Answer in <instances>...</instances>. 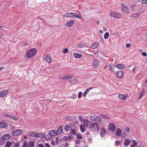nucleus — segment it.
I'll return each mask as SVG.
<instances>
[{"label": "nucleus", "mask_w": 147, "mask_h": 147, "mask_svg": "<svg viewBox=\"0 0 147 147\" xmlns=\"http://www.w3.org/2000/svg\"><path fill=\"white\" fill-rule=\"evenodd\" d=\"M38 147H44V145L41 143L38 144Z\"/></svg>", "instance_id": "nucleus-56"}, {"label": "nucleus", "mask_w": 147, "mask_h": 147, "mask_svg": "<svg viewBox=\"0 0 147 147\" xmlns=\"http://www.w3.org/2000/svg\"><path fill=\"white\" fill-rule=\"evenodd\" d=\"M67 119L69 121H72L74 119V118L72 116H69L67 117Z\"/></svg>", "instance_id": "nucleus-43"}, {"label": "nucleus", "mask_w": 147, "mask_h": 147, "mask_svg": "<svg viewBox=\"0 0 147 147\" xmlns=\"http://www.w3.org/2000/svg\"><path fill=\"white\" fill-rule=\"evenodd\" d=\"M30 136L32 137H36L40 138L44 137L45 135L44 134L37 133L34 131H31L29 133Z\"/></svg>", "instance_id": "nucleus-5"}, {"label": "nucleus", "mask_w": 147, "mask_h": 147, "mask_svg": "<svg viewBox=\"0 0 147 147\" xmlns=\"http://www.w3.org/2000/svg\"><path fill=\"white\" fill-rule=\"evenodd\" d=\"M142 4H147V0H142Z\"/></svg>", "instance_id": "nucleus-50"}, {"label": "nucleus", "mask_w": 147, "mask_h": 147, "mask_svg": "<svg viewBox=\"0 0 147 147\" xmlns=\"http://www.w3.org/2000/svg\"><path fill=\"white\" fill-rule=\"evenodd\" d=\"M14 147H19V144L18 143H15Z\"/></svg>", "instance_id": "nucleus-55"}, {"label": "nucleus", "mask_w": 147, "mask_h": 147, "mask_svg": "<svg viewBox=\"0 0 147 147\" xmlns=\"http://www.w3.org/2000/svg\"><path fill=\"white\" fill-rule=\"evenodd\" d=\"M85 47V45L83 44H80L78 45V47L79 48H83Z\"/></svg>", "instance_id": "nucleus-38"}, {"label": "nucleus", "mask_w": 147, "mask_h": 147, "mask_svg": "<svg viewBox=\"0 0 147 147\" xmlns=\"http://www.w3.org/2000/svg\"><path fill=\"white\" fill-rule=\"evenodd\" d=\"M131 46V44L129 43H127L125 45V46L127 48H128Z\"/></svg>", "instance_id": "nucleus-51"}, {"label": "nucleus", "mask_w": 147, "mask_h": 147, "mask_svg": "<svg viewBox=\"0 0 147 147\" xmlns=\"http://www.w3.org/2000/svg\"><path fill=\"white\" fill-rule=\"evenodd\" d=\"M139 14L138 12L137 13H134L132 15V16L134 18H137L138 17Z\"/></svg>", "instance_id": "nucleus-46"}, {"label": "nucleus", "mask_w": 147, "mask_h": 147, "mask_svg": "<svg viewBox=\"0 0 147 147\" xmlns=\"http://www.w3.org/2000/svg\"><path fill=\"white\" fill-rule=\"evenodd\" d=\"M37 49L35 48H32L29 50L26 54V56L28 58L33 57L36 53Z\"/></svg>", "instance_id": "nucleus-2"}, {"label": "nucleus", "mask_w": 147, "mask_h": 147, "mask_svg": "<svg viewBox=\"0 0 147 147\" xmlns=\"http://www.w3.org/2000/svg\"><path fill=\"white\" fill-rule=\"evenodd\" d=\"M117 76L120 79H121L123 76V72L121 70L117 71Z\"/></svg>", "instance_id": "nucleus-14"}, {"label": "nucleus", "mask_w": 147, "mask_h": 147, "mask_svg": "<svg viewBox=\"0 0 147 147\" xmlns=\"http://www.w3.org/2000/svg\"><path fill=\"white\" fill-rule=\"evenodd\" d=\"M57 135L61 134L63 132L62 127L61 125L59 126L58 128L56 131Z\"/></svg>", "instance_id": "nucleus-16"}, {"label": "nucleus", "mask_w": 147, "mask_h": 147, "mask_svg": "<svg viewBox=\"0 0 147 147\" xmlns=\"http://www.w3.org/2000/svg\"><path fill=\"white\" fill-rule=\"evenodd\" d=\"M123 137L125 138L126 136V135L125 134H122Z\"/></svg>", "instance_id": "nucleus-64"}, {"label": "nucleus", "mask_w": 147, "mask_h": 147, "mask_svg": "<svg viewBox=\"0 0 147 147\" xmlns=\"http://www.w3.org/2000/svg\"><path fill=\"white\" fill-rule=\"evenodd\" d=\"M142 55L144 56H146L147 55V54L145 52H143L142 53Z\"/></svg>", "instance_id": "nucleus-58"}, {"label": "nucleus", "mask_w": 147, "mask_h": 147, "mask_svg": "<svg viewBox=\"0 0 147 147\" xmlns=\"http://www.w3.org/2000/svg\"><path fill=\"white\" fill-rule=\"evenodd\" d=\"M89 121L87 119H84L83 120V125L86 127H88L89 125Z\"/></svg>", "instance_id": "nucleus-21"}, {"label": "nucleus", "mask_w": 147, "mask_h": 147, "mask_svg": "<svg viewBox=\"0 0 147 147\" xmlns=\"http://www.w3.org/2000/svg\"><path fill=\"white\" fill-rule=\"evenodd\" d=\"M125 130L127 132H129L130 131V129L129 128L127 127H126V128L125 129Z\"/></svg>", "instance_id": "nucleus-57"}, {"label": "nucleus", "mask_w": 147, "mask_h": 147, "mask_svg": "<svg viewBox=\"0 0 147 147\" xmlns=\"http://www.w3.org/2000/svg\"><path fill=\"white\" fill-rule=\"evenodd\" d=\"M76 136L77 138L79 139H81L82 138V136L80 134H76Z\"/></svg>", "instance_id": "nucleus-42"}, {"label": "nucleus", "mask_w": 147, "mask_h": 147, "mask_svg": "<svg viewBox=\"0 0 147 147\" xmlns=\"http://www.w3.org/2000/svg\"><path fill=\"white\" fill-rule=\"evenodd\" d=\"M63 141L65 144H63V145L64 146V147H67L68 146V143L65 140H64Z\"/></svg>", "instance_id": "nucleus-44"}, {"label": "nucleus", "mask_w": 147, "mask_h": 147, "mask_svg": "<svg viewBox=\"0 0 147 147\" xmlns=\"http://www.w3.org/2000/svg\"><path fill=\"white\" fill-rule=\"evenodd\" d=\"M90 119L93 121L100 122L102 120V119L100 117L96 115L91 116Z\"/></svg>", "instance_id": "nucleus-6"}, {"label": "nucleus", "mask_w": 147, "mask_h": 147, "mask_svg": "<svg viewBox=\"0 0 147 147\" xmlns=\"http://www.w3.org/2000/svg\"><path fill=\"white\" fill-rule=\"evenodd\" d=\"M13 142H11L10 141H7L6 142V143L5 144V147H10L11 146V145L12 144Z\"/></svg>", "instance_id": "nucleus-29"}, {"label": "nucleus", "mask_w": 147, "mask_h": 147, "mask_svg": "<svg viewBox=\"0 0 147 147\" xmlns=\"http://www.w3.org/2000/svg\"><path fill=\"white\" fill-rule=\"evenodd\" d=\"M145 11L144 8H141L138 11V13L140 14Z\"/></svg>", "instance_id": "nucleus-39"}, {"label": "nucleus", "mask_w": 147, "mask_h": 147, "mask_svg": "<svg viewBox=\"0 0 147 147\" xmlns=\"http://www.w3.org/2000/svg\"><path fill=\"white\" fill-rule=\"evenodd\" d=\"M8 125L7 124L4 122H0V128H3L7 127Z\"/></svg>", "instance_id": "nucleus-19"}, {"label": "nucleus", "mask_w": 147, "mask_h": 147, "mask_svg": "<svg viewBox=\"0 0 147 147\" xmlns=\"http://www.w3.org/2000/svg\"><path fill=\"white\" fill-rule=\"evenodd\" d=\"M110 67V69L111 71H113L115 69V65L113 63L110 64L109 65Z\"/></svg>", "instance_id": "nucleus-32"}, {"label": "nucleus", "mask_w": 147, "mask_h": 147, "mask_svg": "<svg viewBox=\"0 0 147 147\" xmlns=\"http://www.w3.org/2000/svg\"><path fill=\"white\" fill-rule=\"evenodd\" d=\"M74 17H76L78 18L81 19V17L79 16L77 14L74 13Z\"/></svg>", "instance_id": "nucleus-41"}, {"label": "nucleus", "mask_w": 147, "mask_h": 147, "mask_svg": "<svg viewBox=\"0 0 147 147\" xmlns=\"http://www.w3.org/2000/svg\"><path fill=\"white\" fill-rule=\"evenodd\" d=\"M74 24V20L69 21L66 24V25L69 27H71L72 25Z\"/></svg>", "instance_id": "nucleus-28"}, {"label": "nucleus", "mask_w": 147, "mask_h": 147, "mask_svg": "<svg viewBox=\"0 0 147 147\" xmlns=\"http://www.w3.org/2000/svg\"><path fill=\"white\" fill-rule=\"evenodd\" d=\"M64 129L66 132L74 134V124L70 123L67 124L65 127Z\"/></svg>", "instance_id": "nucleus-1"}, {"label": "nucleus", "mask_w": 147, "mask_h": 147, "mask_svg": "<svg viewBox=\"0 0 147 147\" xmlns=\"http://www.w3.org/2000/svg\"><path fill=\"white\" fill-rule=\"evenodd\" d=\"M106 131L104 128L102 127L101 129L100 135L101 137H104L106 135Z\"/></svg>", "instance_id": "nucleus-15"}, {"label": "nucleus", "mask_w": 147, "mask_h": 147, "mask_svg": "<svg viewBox=\"0 0 147 147\" xmlns=\"http://www.w3.org/2000/svg\"><path fill=\"white\" fill-rule=\"evenodd\" d=\"M45 60L48 63H50L52 61L51 57L49 55H47L46 57L44 58Z\"/></svg>", "instance_id": "nucleus-22"}, {"label": "nucleus", "mask_w": 147, "mask_h": 147, "mask_svg": "<svg viewBox=\"0 0 147 147\" xmlns=\"http://www.w3.org/2000/svg\"><path fill=\"white\" fill-rule=\"evenodd\" d=\"M73 134H71V135ZM67 139L69 140H71L73 139V136L71 135H69Z\"/></svg>", "instance_id": "nucleus-49"}, {"label": "nucleus", "mask_w": 147, "mask_h": 147, "mask_svg": "<svg viewBox=\"0 0 147 147\" xmlns=\"http://www.w3.org/2000/svg\"><path fill=\"white\" fill-rule=\"evenodd\" d=\"M131 142L130 140L128 139H126L124 142V144L125 146H128Z\"/></svg>", "instance_id": "nucleus-20"}, {"label": "nucleus", "mask_w": 147, "mask_h": 147, "mask_svg": "<svg viewBox=\"0 0 147 147\" xmlns=\"http://www.w3.org/2000/svg\"><path fill=\"white\" fill-rule=\"evenodd\" d=\"M3 116L5 117L9 118L15 120H16L17 119L15 117L10 115L5 114L3 115Z\"/></svg>", "instance_id": "nucleus-17"}, {"label": "nucleus", "mask_w": 147, "mask_h": 147, "mask_svg": "<svg viewBox=\"0 0 147 147\" xmlns=\"http://www.w3.org/2000/svg\"><path fill=\"white\" fill-rule=\"evenodd\" d=\"M5 68L4 66H2L1 67H0V71L3 69Z\"/></svg>", "instance_id": "nucleus-62"}, {"label": "nucleus", "mask_w": 147, "mask_h": 147, "mask_svg": "<svg viewBox=\"0 0 147 147\" xmlns=\"http://www.w3.org/2000/svg\"><path fill=\"white\" fill-rule=\"evenodd\" d=\"M73 77V76L68 75V76H61L60 79L62 80H68L72 79Z\"/></svg>", "instance_id": "nucleus-10"}, {"label": "nucleus", "mask_w": 147, "mask_h": 147, "mask_svg": "<svg viewBox=\"0 0 147 147\" xmlns=\"http://www.w3.org/2000/svg\"><path fill=\"white\" fill-rule=\"evenodd\" d=\"M82 93L81 92H80L79 93L78 98H80L82 97Z\"/></svg>", "instance_id": "nucleus-48"}, {"label": "nucleus", "mask_w": 147, "mask_h": 147, "mask_svg": "<svg viewBox=\"0 0 147 147\" xmlns=\"http://www.w3.org/2000/svg\"><path fill=\"white\" fill-rule=\"evenodd\" d=\"M145 92V90L144 89H143L142 90V91L140 93V95L139 96L138 99H141L142 98V96L144 94V93Z\"/></svg>", "instance_id": "nucleus-34"}, {"label": "nucleus", "mask_w": 147, "mask_h": 147, "mask_svg": "<svg viewBox=\"0 0 147 147\" xmlns=\"http://www.w3.org/2000/svg\"><path fill=\"white\" fill-rule=\"evenodd\" d=\"M99 45V43L98 42H96L93 43L91 47L92 49H94L97 48Z\"/></svg>", "instance_id": "nucleus-25"}, {"label": "nucleus", "mask_w": 147, "mask_h": 147, "mask_svg": "<svg viewBox=\"0 0 147 147\" xmlns=\"http://www.w3.org/2000/svg\"><path fill=\"white\" fill-rule=\"evenodd\" d=\"M103 117L104 118L106 119H109L107 115H104L103 116Z\"/></svg>", "instance_id": "nucleus-60"}, {"label": "nucleus", "mask_w": 147, "mask_h": 147, "mask_svg": "<svg viewBox=\"0 0 147 147\" xmlns=\"http://www.w3.org/2000/svg\"><path fill=\"white\" fill-rule=\"evenodd\" d=\"M8 90H4L0 92V98H3L8 93Z\"/></svg>", "instance_id": "nucleus-11"}, {"label": "nucleus", "mask_w": 147, "mask_h": 147, "mask_svg": "<svg viewBox=\"0 0 147 147\" xmlns=\"http://www.w3.org/2000/svg\"><path fill=\"white\" fill-rule=\"evenodd\" d=\"M122 133V130L120 129H118L116 131V135L117 136H121Z\"/></svg>", "instance_id": "nucleus-24"}, {"label": "nucleus", "mask_w": 147, "mask_h": 147, "mask_svg": "<svg viewBox=\"0 0 147 147\" xmlns=\"http://www.w3.org/2000/svg\"><path fill=\"white\" fill-rule=\"evenodd\" d=\"M86 127L83 125H81L80 126V129L81 132H84L86 130Z\"/></svg>", "instance_id": "nucleus-33"}, {"label": "nucleus", "mask_w": 147, "mask_h": 147, "mask_svg": "<svg viewBox=\"0 0 147 147\" xmlns=\"http://www.w3.org/2000/svg\"><path fill=\"white\" fill-rule=\"evenodd\" d=\"M46 147H50V145L49 143H46L45 144Z\"/></svg>", "instance_id": "nucleus-61"}, {"label": "nucleus", "mask_w": 147, "mask_h": 147, "mask_svg": "<svg viewBox=\"0 0 147 147\" xmlns=\"http://www.w3.org/2000/svg\"><path fill=\"white\" fill-rule=\"evenodd\" d=\"M121 9L124 12L127 13H129L128 8L124 3H122L121 4Z\"/></svg>", "instance_id": "nucleus-8"}, {"label": "nucleus", "mask_w": 147, "mask_h": 147, "mask_svg": "<svg viewBox=\"0 0 147 147\" xmlns=\"http://www.w3.org/2000/svg\"><path fill=\"white\" fill-rule=\"evenodd\" d=\"M10 137V136L9 135L6 134L3 136L2 139L4 140H7L9 139Z\"/></svg>", "instance_id": "nucleus-27"}, {"label": "nucleus", "mask_w": 147, "mask_h": 147, "mask_svg": "<svg viewBox=\"0 0 147 147\" xmlns=\"http://www.w3.org/2000/svg\"><path fill=\"white\" fill-rule=\"evenodd\" d=\"M103 29L104 31H106L107 28L105 26H104L103 27Z\"/></svg>", "instance_id": "nucleus-63"}, {"label": "nucleus", "mask_w": 147, "mask_h": 147, "mask_svg": "<svg viewBox=\"0 0 147 147\" xmlns=\"http://www.w3.org/2000/svg\"><path fill=\"white\" fill-rule=\"evenodd\" d=\"M68 49L67 48H65L63 49L62 53H65L68 52Z\"/></svg>", "instance_id": "nucleus-47"}, {"label": "nucleus", "mask_w": 147, "mask_h": 147, "mask_svg": "<svg viewBox=\"0 0 147 147\" xmlns=\"http://www.w3.org/2000/svg\"><path fill=\"white\" fill-rule=\"evenodd\" d=\"M132 142L134 144V145H134V146H135L136 145V144H137V141L135 140H132Z\"/></svg>", "instance_id": "nucleus-52"}, {"label": "nucleus", "mask_w": 147, "mask_h": 147, "mask_svg": "<svg viewBox=\"0 0 147 147\" xmlns=\"http://www.w3.org/2000/svg\"><path fill=\"white\" fill-rule=\"evenodd\" d=\"M29 147H34V143L33 141L30 142L28 144Z\"/></svg>", "instance_id": "nucleus-35"}, {"label": "nucleus", "mask_w": 147, "mask_h": 147, "mask_svg": "<svg viewBox=\"0 0 147 147\" xmlns=\"http://www.w3.org/2000/svg\"><path fill=\"white\" fill-rule=\"evenodd\" d=\"M49 133L50 134L52 137L55 136L57 135L56 132L55 130L50 131L49 132Z\"/></svg>", "instance_id": "nucleus-23"}, {"label": "nucleus", "mask_w": 147, "mask_h": 147, "mask_svg": "<svg viewBox=\"0 0 147 147\" xmlns=\"http://www.w3.org/2000/svg\"><path fill=\"white\" fill-rule=\"evenodd\" d=\"M73 14L74 13H68L64 14L63 16L64 18H69L73 16Z\"/></svg>", "instance_id": "nucleus-18"}, {"label": "nucleus", "mask_w": 147, "mask_h": 147, "mask_svg": "<svg viewBox=\"0 0 147 147\" xmlns=\"http://www.w3.org/2000/svg\"><path fill=\"white\" fill-rule=\"evenodd\" d=\"M82 55L77 53H74V57L76 58H80L82 57Z\"/></svg>", "instance_id": "nucleus-31"}, {"label": "nucleus", "mask_w": 147, "mask_h": 147, "mask_svg": "<svg viewBox=\"0 0 147 147\" xmlns=\"http://www.w3.org/2000/svg\"><path fill=\"white\" fill-rule=\"evenodd\" d=\"M110 16L115 18L117 19H121L122 18V15L121 14L114 11H111L110 13Z\"/></svg>", "instance_id": "nucleus-4"}, {"label": "nucleus", "mask_w": 147, "mask_h": 147, "mask_svg": "<svg viewBox=\"0 0 147 147\" xmlns=\"http://www.w3.org/2000/svg\"><path fill=\"white\" fill-rule=\"evenodd\" d=\"M23 147H27V142L26 141V142H24V143L23 145Z\"/></svg>", "instance_id": "nucleus-53"}, {"label": "nucleus", "mask_w": 147, "mask_h": 147, "mask_svg": "<svg viewBox=\"0 0 147 147\" xmlns=\"http://www.w3.org/2000/svg\"><path fill=\"white\" fill-rule=\"evenodd\" d=\"M109 129L112 131H114L116 127L115 125L113 123H110L109 126Z\"/></svg>", "instance_id": "nucleus-13"}, {"label": "nucleus", "mask_w": 147, "mask_h": 147, "mask_svg": "<svg viewBox=\"0 0 147 147\" xmlns=\"http://www.w3.org/2000/svg\"><path fill=\"white\" fill-rule=\"evenodd\" d=\"M118 98L120 100H123L127 99L128 96L125 94H121L118 95Z\"/></svg>", "instance_id": "nucleus-12"}, {"label": "nucleus", "mask_w": 147, "mask_h": 147, "mask_svg": "<svg viewBox=\"0 0 147 147\" xmlns=\"http://www.w3.org/2000/svg\"><path fill=\"white\" fill-rule=\"evenodd\" d=\"M124 65L123 64H118L117 65L116 67L117 68L121 69L124 67Z\"/></svg>", "instance_id": "nucleus-36"}, {"label": "nucleus", "mask_w": 147, "mask_h": 147, "mask_svg": "<svg viewBox=\"0 0 147 147\" xmlns=\"http://www.w3.org/2000/svg\"><path fill=\"white\" fill-rule=\"evenodd\" d=\"M80 142V141L79 140H76V145H77L78 144H79Z\"/></svg>", "instance_id": "nucleus-54"}, {"label": "nucleus", "mask_w": 147, "mask_h": 147, "mask_svg": "<svg viewBox=\"0 0 147 147\" xmlns=\"http://www.w3.org/2000/svg\"><path fill=\"white\" fill-rule=\"evenodd\" d=\"M53 137L49 133L48 135H47L45 137V138L46 140H51Z\"/></svg>", "instance_id": "nucleus-30"}, {"label": "nucleus", "mask_w": 147, "mask_h": 147, "mask_svg": "<svg viewBox=\"0 0 147 147\" xmlns=\"http://www.w3.org/2000/svg\"><path fill=\"white\" fill-rule=\"evenodd\" d=\"M99 65V63L98 60L97 59H95L93 61V66L95 68H97L98 67Z\"/></svg>", "instance_id": "nucleus-9"}, {"label": "nucleus", "mask_w": 147, "mask_h": 147, "mask_svg": "<svg viewBox=\"0 0 147 147\" xmlns=\"http://www.w3.org/2000/svg\"><path fill=\"white\" fill-rule=\"evenodd\" d=\"M89 128L92 131L99 130V123L97 122H94L91 123L90 125Z\"/></svg>", "instance_id": "nucleus-3"}, {"label": "nucleus", "mask_w": 147, "mask_h": 147, "mask_svg": "<svg viewBox=\"0 0 147 147\" xmlns=\"http://www.w3.org/2000/svg\"><path fill=\"white\" fill-rule=\"evenodd\" d=\"M78 117H79V119L80 120V121H82V120H83L82 117L81 116H79Z\"/></svg>", "instance_id": "nucleus-59"}, {"label": "nucleus", "mask_w": 147, "mask_h": 147, "mask_svg": "<svg viewBox=\"0 0 147 147\" xmlns=\"http://www.w3.org/2000/svg\"><path fill=\"white\" fill-rule=\"evenodd\" d=\"M109 33L108 32H106L104 35V38L105 39H107L109 36Z\"/></svg>", "instance_id": "nucleus-37"}, {"label": "nucleus", "mask_w": 147, "mask_h": 147, "mask_svg": "<svg viewBox=\"0 0 147 147\" xmlns=\"http://www.w3.org/2000/svg\"><path fill=\"white\" fill-rule=\"evenodd\" d=\"M93 87H90L87 88L84 92L83 93V96L84 97L86 96V95L88 93V92L90 91V90L92 89Z\"/></svg>", "instance_id": "nucleus-26"}, {"label": "nucleus", "mask_w": 147, "mask_h": 147, "mask_svg": "<svg viewBox=\"0 0 147 147\" xmlns=\"http://www.w3.org/2000/svg\"><path fill=\"white\" fill-rule=\"evenodd\" d=\"M22 132V130L21 129L16 130L12 132V135L14 136H16L21 134Z\"/></svg>", "instance_id": "nucleus-7"}, {"label": "nucleus", "mask_w": 147, "mask_h": 147, "mask_svg": "<svg viewBox=\"0 0 147 147\" xmlns=\"http://www.w3.org/2000/svg\"><path fill=\"white\" fill-rule=\"evenodd\" d=\"M135 5L131 6L129 8L130 10L134 11L135 9Z\"/></svg>", "instance_id": "nucleus-40"}, {"label": "nucleus", "mask_w": 147, "mask_h": 147, "mask_svg": "<svg viewBox=\"0 0 147 147\" xmlns=\"http://www.w3.org/2000/svg\"><path fill=\"white\" fill-rule=\"evenodd\" d=\"M115 143L116 146H118L121 144V141L120 140H117L115 141Z\"/></svg>", "instance_id": "nucleus-45"}]
</instances>
